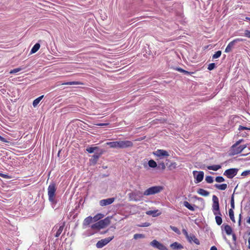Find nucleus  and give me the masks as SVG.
I'll list each match as a JSON object with an SVG mask.
<instances>
[{
	"instance_id": "nucleus-1",
	"label": "nucleus",
	"mask_w": 250,
	"mask_h": 250,
	"mask_svg": "<svg viewBox=\"0 0 250 250\" xmlns=\"http://www.w3.org/2000/svg\"><path fill=\"white\" fill-rule=\"evenodd\" d=\"M48 195L49 201L53 205L56 204V201L55 199V192L56 191V185L54 183H51L48 187Z\"/></svg>"
},
{
	"instance_id": "nucleus-2",
	"label": "nucleus",
	"mask_w": 250,
	"mask_h": 250,
	"mask_svg": "<svg viewBox=\"0 0 250 250\" xmlns=\"http://www.w3.org/2000/svg\"><path fill=\"white\" fill-rule=\"evenodd\" d=\"M110 223V218L107 217L103 220H101L97 223L91 225V228L92 229H103L108 226Z\"/></svg>"
},
{
	"instance_id": "nucleus-3",
	"label": "nucleus",
	"mask_w": 250,
	"mask_h": 250,
	"mask_svg": "<svg viewBox=\"0 0 250 250\" xmlns=\"http://www.w3.org/2000/svg\"><path fill=\"white\" fill-rule=\"evenodd\" d=\"M213 204L212 206V210L214 215L216 216H222L221 213L220 211L219 199L216 195L212 196Z\"/></svg>"
},
{
	"instance_id": "nucleus-4",
	"label": "nucleus",
	"mask_w": 250,
	"mask_h": 250,
	"mask_svg": "<svg viewBox=\"0 0 250 250\" xmlns=\"http://www.w3.org/2000/svg\"><path fill=\"white\" fill-rule=\"evenodd\" d=\"M144 195V193L139 190H135L128 194L129 200L135 202L141 201Z\"/></svg>"
},
{
	"instance_id": "nucleus-5",
	"label": "nucleus",
	"mask_w": 250,
	"mask_h": 250,
	"mask_svg": "<svg viewBox=\"0 0 250 250\" xmlns=\"http://www.w3.org/2000/svg\"><path fill=\"white\" fill-rule=\"evenodd\" d=\"M163 189V188L161 186L152 187L146 189L144 192V195L146 196L153 195L159 193Z\"/></svg>"
},
{
	"instance_id": "nucleus-6",
	"label": "nucleus",
	"mask_w": 250,
	"mask_h": 250,
	"mask_svg": "<svg viewBox=\"0 0 250 250\" xmlns=\"http://www.w3.org/2000/svg\"><path fill=\"white\" fill-rule=\"evenodd\" d=\"M245 40L241 38H237L236 39L230 42L228 45H227V47L225 49V52L229 53L230 52L232 49L233 48L234 46L237 43L239 42L244 41Z\"/></svg>"
},
{
	"instance_id": "nucleus-7",
	"label": "nucleus",
	"mask_w": 250,
	"mask_h": 250,
	"mask_svg": "<svg viewBox=\"0 0 250 250\" xmlns=\"http://www.w3.org/2000/svg\"><path fill=\"white\" fill-rule=\"evenodd\" d=\"M114 236L105 238L99 241L96 244V247L98 248H102L107 244L110 241H111L113 238Z\"/></svg>"
},
{
	"instance_id": "nucleus-8",
	"label": "nucleus",
	"mask_w": 250,
	"mask_h": 250,
	"mask_svg": "<svg viewBox=\"0 0 250 250\" xmlns=\"http://www.w3.org/2000/svg\"><path fill=\"white\" fill-rule=\"evenodd\" d=\"M154 155L156 157L162 158L163 157H167L169 156L168 152L164 149H157L153 152Z\"/></svg>"
},
{
	"instance_id": "nucleus-9",
	"label": "nucleus",
	"mask_w": 250,
	"mask_h": 250,
	"mask_svg": "<svg viewBox=\"0 0 250 250\" xmlns=\"http://www.w3.org/2000/svg\"><path fill=\"white\" fill-rule=\"evenodd\" d=\"M238 169L237 168H230L226 170L224 175L226 176L228 178L231 179L233 178L237 173Z\"/></svg>"
},
{
	"instance_id": "nucleus-10",
	"label": "nucleus",
	"mask_w": 250,
	"mask_h": 250,
	"mask_svg": "<svg viewBox=\"0 0 250 250\" xmlns=\"http://www.w3.org/2000/svg\"><path fill=\"white\" fill-rule=\"evenodd\" d=\"M150 245L154 248H157L159 250H167V248L162 243L156 240L151 241Z\"/></svg>"
},
{
	"instance_id": "nucleus-11",
	"label": "nucleus",
	"mask_w": 250,
	"mask_h": 250,
	"mask_svg": "<svg viewBox=\"0 0 250 250\" xmlns=\"http://www.w3.org/2000/svg\"><path fill=\"white\" fill-rule=\"evenodd\" d=\"M246 147V145H241L239 146H237L234 147L232 146L231 149V153L233 155L238 154L241 153Z\"/></svg>"
},
{
	"instance_id": "nucleus-12",
	"label": "nucleus",
	"mask_w": 250,
	"mask_h": 250,
	"mask_svg": "<svg viewBox=\"0 0 250 250\" xmlns=\"http://www.w3.org/2000/svg\"><path fill=\"white\" fill-rule=\"evenodd\" d=\"M193 174L195 179H196V183L201 182L203 180L204 176V173L203 171L198 172L197 171H193Z\"/></svg>"
},
{
	"instance_id": "nucleus-13",
	"label": "nucleus",
	"mask_w": 250,
	"mask_h": 250,
	"mask_svg": "<svg viewBox=\"0 0 250 250\" xmlns=\"http://www.w3.org/2000/svg\"><path fill=\"white\" fill-rule=\"evenodd\" d=\"M120 144L121 149L131 147L133 146V143L128 140L120 141Z\"/></svg>"
},
{
	"instance_id": "nucleus-14",
	"label": "nucleus",
	"mask_w": 250,
	"mask_h": 250,
	"mask_svg": "<svg viewBox=\"0 0 250 250\" xmlns=\"http://www.w3.org/2000/svg\"><path fill=\"white\" fill-rule=\"evenodd\" d=\"M64 226H65V223L63 222L60 225L59 227L58 226H55L54 227V229L55 230L57 229V232L55 235V236L56 237H58L60 235V234L62 233V230H63Z\"/></svg>"
},
{
	"instance_id": "nucleus-15",
	"label": "nucleus",
	"mask_w": 250,
	"mask_h": 250,
	"mask_svg": "<svg viewBox=\"0 0 250 250\" xmlns=\"http://www.w3.org/2000/svg\"><path fill=\"white\" fill-rule=\"evenodd\" d=\"M114 200V198H109L100 200L99 203L101 206H105L111 204Z\"/></svg>"
},
{
	"instance_id": "nucleus-16",
	"label": "nucleus",
	"mask_w": 250,
	"mask_h": 250,
	"mask_svg": "<svg viewBox=\"0 0 250 250\" xmlns=\"http://www.w3.org/2000/svg\"><path fill=\"white\" fill-rule=\"evenodd\" d=\"M187 239H188L189 243H192V242H193L197 245L200 244L199 240L196 237L195 235H194L193 234H190L188 235V237H187Z\"/></svg>"
},
{
	"instance_id": "nucleus-17",
	"label": "nucleus",
	"mask_w": 250,
	"mask_h": 250,
	"mask_svg": "<svg viewBox=\"0 0 250 250\" xmlns=\"http://www.w3.org/2000/svg\"><path fill=\"white\" fill-rule=\"evenodd\" d=\"M106 145L112 148H120V141L107 142Z\"/></svg>"
},
{
	"instance_id": "nucleus-18",
	"label": "nucleus",
	"mask_w": 250,
	"mask_h": 250,
	"mask_svg": "<svg viewBox=\"0 0 250 250\" xmlns=\"http://www.w3.org/2000/svg\"><path fill=\"white\" fill-rule=\"evenodd\" d=\"M100 156V154H95L94 155H93L92 158L90 160V162L91 164L93 165H95L97 163Z\"/></svg>"
},
{
	"instance_id": "nucleus-19",
	"label": "nucleus",
	"mask_w": 250,
	"mask_h": 250,
	"mask_svg": "<svg viewBox=\"0 0 250 250\" xmlns=\"http://www.w3.org/2000/svg\"><path fill=\"white\" fill-rule=\"evenodd\" d=\"M170 247L173 250H181L183 246L178 242H174L170 245Z\"/></svg>"
},
{
	"instance_id": "nucleus-20",
	"label": "nucleus",
	"mask_w": 250,
	"mask_h": 250,
	"mask_svg": "<svg viewBox=\"0 0 250 250\" xmlns=\"http://www.w3.org/2000/svg\"><path fill=\"white\" fill-rule=\"evenodd\" d=\"M222 227H224V229L227 235H230L232 233V229L229 225L223 224Z\"/></svg>"
},
{
	"instance_id": "nucleus-21",
	"label": "nucleus",
	"mask_w": 250,
	"mask_h": 250,
	"mask_svg": "<svg viewBox=\"0 0 250 250\" xmlns=\"http://www.w3.org/2000/svg\"><path fill=\"white\" fill-rule=\"evenodd\" d=\"M197 192L199 194L205 197L208 196L209 194V192L208 191L203 188H199Z\"/></svg>"
},
{
	"instance_id": "nucleus-22",
	"label": "nucleus",
	"mask_w": 250,
	"mask_h": 250,
	"mask_svg": "<svg viewBox=\"0 0 250 250\" xmlns=\"http://www.w3.org/2000/svg\"><path fill=\"white\" fill-rule=\"evenodd\" d=\"M158 211V210H148L146 212V214L148 215H152L153 217H156L161 214V212L157 213Z\"/></svg>"
},
{
	"instance_id": "nucleus-23",
	"label": "nucleus",
	"mask_w": 250,
	"mask_h": 250,
	"mask_svg": "<svg viewBox=\"0 0 250 250\" xmlns=\"http://www.w3.org/2000/svg\"><path fill=\"white\" fill-rule=\"evenodd\" d=\"M93 222L92 217L88 216L85 218L83 222V226H86L89 225L90 223Z\"/></svg>"
},
{
	"instance_id": "nucleus-24",
	"label": "nucleus",
	"mask_w": 250,
	"mask_h": 250,
	"mask_svg": "<svg viewBox=\"0 0 250 250\" xmlns=\"http://www.w3.org/2000/svg\"><path fill=\"white\" fill-rule=\"evenodd\" d=\"M214 186L216 188L222 190H224L227 188V185L226 184H223L221 185L216 184H215Z\"/></svg>"
},
{
	"instance_id": "nucleus-25",
	"label": "nucleus",
	"mask_w": 250,
	"mask_h": 250,
	"mask_svg": "<svg viewBox=\"0 0 250 250\" xmlns=\"http://www.w3.org/2000/svg\"><path fill=\"white\" fill-rule=\"evenodd\" d=\"M40 44L39 43H36L32 47L31 50V54H33L36 53L40 48Z\"/></svg>"
},
{
	"instance_id": "nucleus-26",
	"label": "nucleus",
	"mask_w": 250,
	"mask_h": 250,
	"mask_svg": "<svg viewBox=\"0 0 250 250\" xmlns=\"http://www.w3.org/2000/svg\"><path fill=\"white\" fill-rule=\"evenodd\" d=\"M43 97V95H42V96H41L37 98L35 100H34L33 102V106L34 107H36L38 105V104H39L40 101L42 100Z\"/></svg>"
},
{
	"instance_id": "nucleus-27",
	"label": "nucleus",
	"mask_w": 250,
	"mask_h": 250,
	"mask_svg": "<svg viewBox=\"0 0 250 250\" xmlns=\"http://www.w3.org/2000/svg\"><path fill=\"white\" fill-rule=\"evenodd\" d=\"M183 205L185 207L191 211H194L195 210L194 208L192 206L188 201H184Z\"/></svg>"
},
{
	"instance_id": "nucleus-28",
	"label": "nucleus",
	"mask_w": 250,
	"mask_h": 250,
	"mask_svg": "<svg viewBox=\"0 0 250 250\" xmlns=\"http://www.w3.org/2000/svg\"><path fill=\"white\" fill-rule=\"evenodd\" d=\"M221 167V166L218 165L210 166L207 167V168L208 169L213 170L214 171H217V170L220 169Z\"/></svg>"
},
{
	"instance_id": "nucleus-29",
	"label": "nucleus",
	"mask_w": 250,
	"mask_h": 250,
	"mask_svg": "<svg viewBox=\"0 0 250 250\" xmlns=\"http://www.w3.org/2000/svg\"><path fill=\"white\" fill-rule=\"evenodd\" d=\"M104 217V215L102 213H98L95 216H94L92 219L93 222H96L99 220L100 219L103 218Z\"/></svg>"
},
{
	"instance_id": "nucleus-30",
	"label": "nucleus",
	"mask_w": 250,
	"mask_h": 250,
	"mask_svg": "<svg viewBox=\"0 0 250 250\" xmlns=\"http://www.w3.org/2000/svg\"><path fill=\"white\" fill-rule=\"evenodd\" d=\"M229 216L230 217V219L233 222H235L234 216V212L233 211V209L232 208H230L229 210Z\"/></svg>"
},
{
	"instance_id": "nucleus-31",
	"label": "nucleus",
	"mask_w": 250,
	"mask_h": 250,
	"mask_svg": "<svg viewBox=\"0 0 250 250\" xmlns=\"http://www.w3.org/2000/svg\"><path fill=\"white\" fill-rule=\"evenodd\" d=\"M83 83L78 81L69 82L62 83L63 85H78L82 84Z\"/></svg>"
},
{
	"instance_id": "nucleus-32",
	"label": "nucleus",
	"mask_w": 250,
	"mask_h": 250,
	"mask_svg": "<svg viewBox=\"0 0 250 250\" xmlns=\"http://www.w3.org/2000/svg\"><path fill=\"white\" fill-rule=\"evenodd\" d=\"M148 165L149 167L152 168H155L157 166V163L153 160H149L148 162Z\"/></svg>"
},
{
	"instance_id": "nucleus-33",
	"label": "nucleus",
	"mask_w": 250,
	"mask_h": 250,
	"mask_svg": "<svg viewBox=\"0 0 250 250\" xmlns=\"http://www.w3.org/2000/svg\"><path fill=\"white\" fill-rule=\"evenodd\" d=\"M98 147L97 146L94 147H87L86 149V151H87L89 153H92L94 152V151L97 150Z\"/></svg>"
},
{
	"instance_id": "nucleus-34",
	"label": "nucleus",
	"mask_w": 250,
	"mask_h": 250,
	"mask_svg": "<svg viewBox=\"0 0 250 250\" xmlns=\"http://www.w3.org/2000/svg\"><path fill=\"white\" fill-rule=\"evenodd\" d=\"M216 224L218 225H220L222 223V219L221 216H216L215 217Z\"/></svg>"
},
{
	"instance_id": "nucleus-35",
	"label": "nucleus",
	"mask_w": 250,
	"mask_h": 250,
	"mask_svg": "<svg viewBox=\"0 0 250 250\" xmlns=\"http://www.w3.org/2000/svg\"><path fill=\"white\" fill-rule=\"evenodd\" d=\"M221 51L219 50L215 53V54L212 56V59H215L219 58L221 55Z\"/></svg>"
},
{
	"instance_id": "nucleus-36",
	"label": "nucleus",
	"mask_w": 250,
	"mask_h": 250,
	"mask_svg": "<svg viewBox=\"0 0 250 250\" xmlns=\"http://www.w3.org/2000/svg\"><path fill=\"white\" fill-rule=\"evenodd\" d=\"M145 237V235L143 234H138L136 233L133 236V238L134 239H138L140 238H143Z\"/></svg>"
},
{
	"instance_id": "nucleus-37",
	"label": "nucleus",
	"mask_w": 250,
	"mask_h": 250,
	"mask_svg": "<svg viewBox=\"0 0 250 250\" xmlns=\"http://www.w3.org/2000/svg\"><path fill=\"white\" fill-rule=\"evenodd\" d=\"M175 70H177L179 72H182V73H184L185 74H187V75H188L190 74V73L186 70H185L184 69H183L182 68H180V67H177L175 68Z\"/></svg>"
},
{
	"instance_id": "nucleus-38",
	"label": "nucleus",
	"mask_w": 250,
	"mask_h": 250,
	"mask_svg": "<svg viewBox=\"0 0 250 250\" xmlns=\"http://www.w3.org/2000/svg\"><path fill=\"white\" fill-rule=\"evenodd\" d=\"M205 180L208 183H212L213 182V177L211 176H207Z\"/></svg>"
},
{
	"instance_id": "nucleus-39",
	"label": "nucleus",
	"mask_w": 250,
	"mask_h": 250,
	"mask_svg": "<svg viewBox=\"0 0 250 250\" xmlns=\"http://www.w3.org/2000/svg\"><path fill=\"white\" fill-rule=\"evenodd\" d=\"M170 228L175 232L177 233L178 234H180V231L177 227L170 226Z\"/></svg>"
},
{
	"instance_id": "nucleus-40",
	"label": "nucleus",
	"mask_w": 250,
	"mask_h": 250,
	"mask_svg": "<svg viewBox=\"0 0 250 250\" xmlns=\"http://www.w3.org/2000/svg\"><path fill=\"white\" fill-rule=\"evenodd\" d=\"M225 181L224 178L222 176H218L215 178V181L218 183L223 182Z\"/></svg>"
},
{
	"instance_id": "nucleus-41",
	"label": "nucleus",
	"mask_w": 250,
	"mask_h": 250,
	"mask_svg": "<svg viewBox=\"0 0 250 250\" xmlns=\"http://www.w3.org/2000/svg\"><path fill=\"white\" fill-rule=\"evenodd\" d=\"M0 176L3 178H5V179H11L12 178V177L10 175H8L7 174H3V173H0Z\"/></svg>"
},
{
	"instance_id": "nucleus-42",
	"label": "nucleus",
	"mask_w": 250,
	"mask_h": 250,
	"mask_svg": "<svg viewBox=\"0 0 250 250\" xmlns=\"http://www.w3.org/2000/svg\"><path fill=\"white\" fill-rule=\"evenodd\" d=\"M230 206L232 209L234 208V199L233 195H232L230 200Z\"/></svg>"
},
{
	"instance_id": "nucleus-43",
	"label": "nucleus",
	"mask_w": 250,
	"mask_h": 250,
	"mask_svg": "<svg viewBox=\"0 0 250 250\" xmlns=\"http://www.w3.org/2000/svg\"><path fill=\"white\" fill-rule=\"evenodd\" d=\"M22 69H23V68H21V67L16 68L14 69L13 70H11L10 73H16L17 72H18L21 71Z\"/></svg>"
},
{
	"instance_id": "nucleus-44",
	"label": "nucleus",
	"mask_w": 250,
	"mask_h": 250,
	"mask_svg": "<svg viewBox=\"0 0 250 250\" xmlns=\"http://www.w3.org/2000/svg\"><path fill=\"white\" fill-rule=\"evenodd\" d=\"M215 63H211L209 64L208 69L209 70H212L215 68Z\"/></svg>"
},
{
	"instance_id": "nucleus-45",
	"label": "nucleus",
	"mask_w": 250,
	"mask_h": 250,
	"mask_svg": "<svg viewBox=\"0 0 250 250\" xmlns=\"http://www.w3.org/2000/svg\"><path fill=\"white\" fill-rule=\"evenodd\" d=\"M250 174V170H245L241 173V175L243 176H246Z\"/></svg>"
},
{
	"instance_id": "nucleus-46",
	"label": "nucleus",
	"mask_w": 250,
	"mask_h": 250,
	"mask_svg": "<svg viewBox=\"0 0 250 250\" xmlns=\"http://www.w3.org/2000/svg\"><path fill=\"white\" fill-rule=\"evenodd\" d=\"M244 129L250 130V127H247L243 126L242 125H239V128H238L239 130H244Z\"/></svg>"
},
{
	"instance_id": "nucleus-47",
	"label": "nucleus",
	"mask_w": 250,
	"mask_h": 250,
	"mask_svg": "<svg viewBox=\"0 0 250 250\" xmlns=\"http://www.w3.org/2000/svg\"><path fill=\"white\" fill-rule=\"evenodd\" d=\"M158 167L164 169L166 168V166L164 163H161L159 164Z\"/></svg>"
},
{
	"instance_id": "nucleus-48",
	"label": "nucleus",
	"mask_w": 250,
	"mask_h": 250,
	"mask_svg": "<svg viewBox=\"0 0 250 250\" xmlns=\"http://www.w3.org/2000/svg\"><path fill=\"white\" fill-rule=\"evenodd\" d=\"M244 34L245 36L250 38V30H246Z\"/></svg>"
},
{
	"instance_id": "nucleus-49",
	"label": "nucleus",
	"mask_w": 250,
	"mask_h": 250,
	"mask_svg": "<svg viewBox=\"0 0 250 250\" xmlns=\"http://www.w3.org/2000/svg\"><path fill=\"white\" fill-rule=\"evenodd\" d=\"M182 232L185 235L186 238L188 237V235L189 234H188V232H187V230L186 229H182Z\"/></svg>"
},
{
	"instance_id": "nucleus-50",
	"label": "nucleus",
	"mask_w": 250,
	"mask_h": 250,
	"mask_svg": "<svg viewBox=\"0 0 250 250\" xmlns=\"http://www.w3.org/2000/svg\"><path fill=\"white\" fill-rule=\"evenodd\" d=\"M149 225H150V224L149 223L146 222V223H143L140 226L142 227H148Z\"/></svg>"
},
{
	"instance_id": "nucleus-51",
	"label": "nucleus",
	"mask_w": 250,
	"mask_h": 250,
	"mask_svg": "<svg viewBox=\"0 0 250 250\" xmlns=\"http://www.w3.org/2000/svg\"><path fill=\"white\" fill-rule=\"evenodd\" d=\"M242 140H239V141L236 142V143L233 145V147L238 146L242 142Z\"/></svg>"
},
{
	"instance_id": "nucleus-52",
	"label": "nucleus",
	"mask_w": 250,
	"mask_h": 250,
	"mask_svg": "<svg viewBox=\"0 0 250 250\" xmlns=\"http://www.w3.org/2000/svg\"><path fill=\"white\" fill-rule=\"evenodd\" d=\"M0 141L1 142H6V143L9 142L8 141H6L4 138L1 137V136H0Z\"/></svg>"
},
{
	"instance_id": "nucleus-53",
	"label": "nucleus",
	"mask_w": 250,
	"mask_h": 250,
	"mask_svg": "<svg viewBox=\"0 0 250 250\" xmlns=\"http://www.w3.org/2000/svg\"><path fill=\"white\" fill-rule=\"evenodd\" d=\"M0 141L1 142H6V143L9 142L8 141H6L4 138L1 137V136H0Z\"/></svg>"
},
{
	"instance_id": "nucleus-54",
	"label": "nucleus",
	"mask_w": 250,
	"mask_h": 250,
	"mask_svg": "<svg viewBox=\"0 0 250 250\" xmlns=\"http://www.w3.org/2000/svg\"><path fill=\"white\" fill-rule=\"evenodd\" d=\"M210 250H217V249L215 246H212L211 247Z\"/></svg>"
},
{
	"instance_id": "nucleus-55",
	"label": "nucleus",
	"mask_w": 250,
	"mask_h": 250,
	"mask_svg": "<svg viewBox=\"0 0 250 250\" xmlns=\"http://www.w3.org/2000/svg\"><path fill=\"white\" fill-rule=\"evenodd\" d=\"M108 125V124L106 123V124H98L97 125H99V126H104V125Z\"/></svg>"
},
{
	"instance_id": "nucleus-56",
	"label": "nucleus",
	"mask_w": 250,
	"mask_h": 250,
	"mask_svg": "<svg viewBox=\"0 0 250 250\" xmlns=\"http://www.w3.org/2000/svg\"><path fill=\"white\" fill-rule=\"evenodd\" d=\"M232 238H233V240L235 241L236 240V235H235V234H232Z\"/></svg>"
},
{
	"instance_id": "nucleus-57",
	"label": "nucleus",
	"mask_w": 250,
	"mask_h": 250,
	"mask_svg": "<svg viewBox=\"0 0 250 250\" xmlns=\"http://www.w3.org/2000/svg\"><path fill=\"white\" fill-rule=\"evenodd\" d=\"M244 20H249L250 21V17H246L245 19H244Z\"/></svg>"
},
{
	"instance_id": "nucleus-58",
	"label": "nucleus",
	"mask_w": 250,
	"mask_h": 250,
	"mask_svg": "<svg viewBox=\"0 0 250 250\" xmlns=\"http://www.w3.org/2000/svg\"><path fill=\"white\" fill-rule=\"evenodd\" d=\"M248 243H249V248L250 249V237L248 239Z\"/></svg>"
},
{
	"instance_id": "nucleus-59",
	"label": "nucleus",
	"mask_w": 250,
	"mask_h": 250,
	"mask_svg": "<svg viewBox=\"0 0 250 250\" xmlns=\"http://www.w3.org/2000/svg\"><path fill=\"white\" fill-rule=\"evenodd\" d=\"M241 220H240V219H239V220H238L239 226L241 225Z\"/></svg>"
},
{
	"instance_id": "nucleus-60",
	"label": "nucleus",
	"mask_w": 250,
	"mask_h": 250,
	"mask_svg": "<svg viewBox=\"0 0 250 250\" xmlns=\"http://www.w3.org/2000/svg\"><path fill=\"white\" fill-rule=\"evenodd\" d=\"M247 223L249 224H250V217L247 220Z\"/></svg>"
},
{
	"instance_id": "nucleus-61",
	"label": "nucleus",
	"mask_w": 250,
	"mask_h": 250,
	"mask_svg": "<svg viewBox=\"0 0 250 250\" xmlns=\"http://www.w3.org/2000/svg\"><path fill=\"white\" fill-rule=\"evenodd\" d=\"M143 139V138H140V139H138L136 140V141H141V140H142Z\"/></svg>"
},
{
	"instance_id": "nucleus-62",
	"label": "nucleus",
	"mask_w": 250,
	"mask_h": 250,
	"mask_svg": "<svg viewBox=\"0 0 250 250\" xmlns=\"http://www.w3.org/2000/svg\"><path fill=\"white\" fill-rule=\"evenodd\" d=\"M239 219H240V220H241V218H242V215H241V214H239Z\"/></svg>"
},
{
	"instance_id": "nucleus-63",
	"label": "nucleus",
	"mask_w": 250,
	"mask_h": 250,
	"mask_svg": "<svg viewBox=\"0 0 250 250\" xmlns=\"http://www.w3.org/2000/svg\"><path fill=\"white\" fill-rule=\"evenodd\" d=\"M249 235H250V232L249 233Z\"/></svg>"
}]
</instances>
